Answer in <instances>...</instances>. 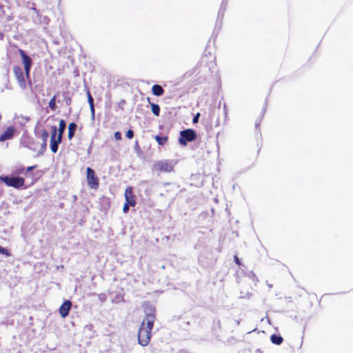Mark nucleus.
I'll use <instances>...</instances> for the list:
<instances>
[{
    "mask_svg": "<svg viewBox=\"0 0 353 353\" xmlns=\"http://www.w3.org/2000/svg\"><path fill=\"white\" fill-rule=\"evenodd\" d=\"M176 163L173 160L164 159L156 161L153 170L157 173H170L174 172Z\"/></svg>",
    "mask_w": 353,
    "mask_h": 353,
    "instance_id": "f257e3e1",
    "label": "nucleus"
},
{
    "mask_svg": "<svg viewBox=\"0 0 353 353\" xmlns=\"http://www.w3.org/2000/svg\"><path fill=\"white\" fill-rule=\"evenodd\" d=\"M145 318L143 322H145V327L152 332L154 323L156 320V310L154 307L150 304L144 305Z\"/></svg>",
    "mask_w": 353,
    "mask_h": 353,
    "instance_id": "f03ea898",
    "label": "nucleus"
},
{
    "mask_svg": "<svg viewBox=\"0 0 353 353\" xmlns=\"http://www.w3.org/2000/svg\"><path fill=\"white\" fill-rule=\"evenodd\" d=\"M0 181L3 182L7 186L15 189H21L25 187V179L21 176H1Z\"/></svg>",
    "mask_w": 353,
    "mask_h": 353,
    "instance_id": "7ed1b4c3",
    "label": "nucleus"
},
{
    "mask_svg": "<svg viewBox=\"0 0 353 353\" xmlns=\"http://www.w3.org/2000/svg\"><path fill=\"white\" fill-rule=\"evenodd\" d=\"M151 339V331L145 327V322H142L138 332V341L142 346L149 344Z\"/></svg>",
    "mask_w": 353,
    "mask_h": 353,
    "instance_id": "20e7f679",
    "label": "nucleus"
},
{
    "mask_svg": "<svg viewBox=\"0 0 353 353\" xmlns=\"http://www.w3.org/2000/svg\"><path fill=\"white\" fill-rule=\"evenodd\" d=\"M196 139V133L192 129H186L180 132L179 143L183 146L187 145L188 142H191Z\"/></svg>",
    "mask_w": 353,
    "mask_h": 353,
    "instance_id": "39448f33",
    "label": "nucleus"
},
{
    "mask_svg": "<svg viewBox=\"0 0 353 353\" xmlns=\"http://www.w3.org/2000/svg\"><path fill=\"white\" fill-rule=\"evenodd\" d=\"M19 53L21 57L23 64L24 65L25 74L27 78H30V72L32 66V59L24 52L19 49Z\"/></svg>",
    "mask_w": 353,
    "mask_h": 353,
    "instance_id": "423d86ee",
    "label": "nucleus"
},
{
    "mask_svg": "<svg viewBox=\"0 0 353 353\" xmlns=\"http://www.w3.org/2000/svg\"><path fill=\"white\" fill-rule=\"evenodd\" d=\"M87 172V181L88 184L90 186V188L92 189H97L99 188V179L95 175L94 171L90 168H88L86 170Z\"/></svg>",
    "mask_w": 353,
    "mask_h": 353,
    "instance_id": "0eeeda50",
    "label": "nucleus"
},
{
    "mask_svg": "<svg viewBox=\"0 0 353 353\" xmlns=\"http://www.w3.org/2000/svg\"><path fill=\"white\" fill-rule=\"evenodd\" d=\"M57 129L55 126L52 127L50 138V150L53 153H56L58 150L59 144L62 141V138L57 136Z\"/></svg>",
    "mask_w": 353,
    "mask_h": 353,
    "instance_id": "6e6552de",
    "label": "nucleus"
},
{
    "mask_svg": "<svg viewBox=\"0 0 353 353\" xmlns=\"http://www.w3.org/2000/svg\"><path fill=\"white\" fill-rule=\"evenodd\" d=\"M13 72L20 88L25 89L26 88V82L22 68L19 65H15L13 68Z\"/></svg>",
    "mask_w": 353,
    "mask_h": 353,
    "instance_id": "1a4fd4ad",
    "label": "nucleus"
},
{
    "mask_svg": "<svg viewBox=\"0 0 353 353\" xmlns=\"http://www.w3.org/2000/svg\"><path fill=\"white\" fill-rule=\"evenodd\" d=\"M125 199L126 203L130 204V206L136 205V197L133 194V188L131 186L128 187L125 190Z\"/></svg>",
    "mask_w": 353,
    "mask_h": 353,
    "instance_id": "9d476101",
    "label": "nucleus"
},
{
    "mask_svg": "<svg viewBox=\"0 0 353 353\" xmlns=\"http://www.w3.org/2000/svg\"><path fill=\"white\" fill-rule=\"evenodd\" d=\"M16 129L14 126H9L6 130L0 135V142L11 139L15 133Z\"/></svg>",
    "mask_w": 353,
    "mask_h": 353,
    "instance_id": "9b49d317",
    "label": "nucleus"
},
{
    "mask_svg": "<svg viewBox=\"0 0 353 353\" xmlns=\"http://www.w3.org/2000/svg\"><path fill=\"white\" fill-rule=\"evenodd\" d=\"M72 303L70 301H65L59 307V313L63 318H65L71 309Z\"/></svg>",
    "mask_w": 353,
    "mask_h": 353,
    "instance_id": "f8f14e48",
    "label": "nucleus"
},
{
    "mask_svg": "<svg viewBox=\"0 0 353 353\" xmlns=\"http://www.w3.org/2000/svg\"><path fill=\"white\" fill-rule=\"evenodd\" d=\"M77 128V125L75 123L72 122V123H69L68 133V138L69 140H71L74 137Z\"/></svg>",
    "mask_w": 353,
    "mask_h": 353,
    "instance_id": "ddd939ff",
    "label": "nucleus"
},
{
    "mask_svg": "<svg viewBox=\"0 0 353 353\" xmlns=\"http://www.w3.org/2000/svg\"><path fill=\"white\" fill-rule=\"evenodd\" d=\"M152 92L154 95L159 97L164 94V90L161 85L156 84L152 87Z\"/></svg>",
    "mask_w": 353,
    "mask_h": 353,
    "instance_id": "4468645a",
    "label": "nucleus"
},
{
    "mask_svg": "<svg viewBox=\"0 0 353 353\" xmlns=\"http://www.w3.org/2000/svg\"><path fill=\"white\" fill-rule=\"evenodd\" d=\"M65 127H66V123H65V120L61 119L59 121V130H58V136L57 137H59V138H62L63 137V132L65 131Z\"/></svg>",
    "mask_w": 353,
    "mask_h": 353,
    "instance_id": "2eb2a0df",
    "label": "nucleus"
},
{
    "mask_svg": "<svg viewBox=\"0 0 353 353\" xmlns=\"http://www.w3.org/2000/svg\"><path fill=\"white\" fill-rule=\"evenodd\" d=\"M270 341L272 343L279 345L283 343V339L280 335L272 334L270 336Z\"/></svg>",
    "mask_w": 353,
    "mask_h": 353,
    "instance_id": "dca6fc26",
    "label": "nucleus"
},
{
    "mask_svg": "<svg viewBox=\"0 0 353 353\" xmlns=\"http://www.w3.org/2000/svg\"><path fill=\"white\" fill-rule=\"evenodd\" d=\"M87 97H88V101L89 103L91 113H92V116H94V99H93L92 96L90 94L89 90H88V92H87Z\"/></svg>",
    "mask_w": 353,
    "mask_h": 353,
    "instance_id": "f3484780",
    "label": "nucleus"
},
{
    "mask_svg": "<svg viewBox=\"0 0 353 353\" xmlns=\"http://www.w3.org/2000/svg\"><path fill=\"white\" fill-rule=\"evenodd\" d=\"M154 139L157 141L159 145L163 146L168 141V137L164 136V137H160L159 135H156L154 137Z\"/></svg>",
    "mask_w": 353,
    "mask_h": 353,
    "instance_id": "a211bd4d",
    "label": "nucleus"
},
{
    "mask_svg": "<svg viewBox=\"0 0 353 353\" xmlns=\"http://www.w3.org/2000/svg\"><path fill=\"white\" fill-rule=\"evenodd\" d=\"M150 105H151V110H152V113L157 117L159 116V114H160L159 105L157 104L153 103H150Z\"/></svg>",
    "mask_w": 353,
    "mask_h": 353,
    "instance_id": "6ab92c4d",
    "label": "nucleus"
},
{
    "mask_svg": "<svg viewBox=\"0 0 353 353\" xmlns=\"http://www.w3.org/2000/svg\"><path fill=\"white\" fill-rule=\"evenodd\" d=\"M56 98L57 96L54 95L49 101L48 106L52 110H55L57 109Z\"/></svg>",
    "mask_w": 353,
    "mask_h": 353,
    "instance_id": "aec40b11",
    "label": "nucleus"
},
{
    "mask_svg": "<svg viewBox=\"0 0 353 353\" xmlns=\"http://www.w3.org/2000/svg\"><path fill=\"white\" fill-rule=\"evenodd\" d=\"M41 137H42L44 144H46L47 139L48 138V132L46 130H43L41 131Z\"/></svg>",
    "mask_w": 353,
    "mask_h": 353,
    "instance_id": "412c9836",
    "label": "nucleus"
},
{
    "mask_svg": "<svg viewBox=\"0 0 353 353\" xmlns=\"http://www.w3.org/2000/svg\"><path fill=\"white\" fill-rule=\"evenodd\" d=\"M0 254H5L6 256H10V254L9 251L6 248H2L1 246H0Z\"/></svg>",
    "mask_w": 353,
    "mask_h": 353,
    "instance_id": "4be33fe9",
    "label": "nucleus"
},
{
    "mask_svg": "<svg viewBox=\"0 0 353 353\" xmlns=\"http://www.w3.org/2000/svg\"><path fill=\"white\" fill-rule=\"evenodd\" d=\"M64 101L67 105H70L72 103V99L69 96L64 97Z\"/></svg>",
    "mask_w": 353,
    "mask_h": 353,
    "instance_id": "5701e85b",
    "label": "nucleus"
},
{
    "mask_svg": "<svg viewBox=\"0 0 353 353\" xmlns=\"http://www.w3.org/2000/svg\"><path fill=\"white\" fill-rule=\"evenodd\" d=\"M126 137L128 139H131L134 137V132L132 130H128L126 132Z\"/></svg>",
    "mask_w": 353,
    "mask_h": 353,
    "instance_id": "b1692460",
    "label": "nucleus"
},
{
    "mask_svg": "<svg viewBox=\"0 0 353 353\" xmlns=\"http://www.w3.org/2000/svg\"><path fill=\"white\" fill-rule=\"evenodd\" d=\"M130 206V204L125 203L123 207V212L124 213H127L129 211V207Z\"/></svg>",
    "mask_w": 353,
    "mask_h": 353,
    "instance_id": "393cba45",
    "label": "nucleus"
},
{
    "mask_svg": "<svg viewBox=\"0 0 353 353\" xmlns=\"http://www.w3.org/2000/svg\"><path fill=\"white\" fill-rule=\"evenodd\" d=\"M114 137L116 140H121V134L119 131L114 132Z\"/></svg>",
    "mask_w": 353,
    "mask_h": 353,
    "instance_id": "a878e982",
    "label": "nucleus"
},
{
    "mask_svg": "<svg viewBox=\"0 0 353 353\" xmlns=\"http://www.w3.org/2000/svg\"><path fill=\"white\" fill-rule=\"evenodd\" d=\"M199 116H200V114H199V113H197V114L194 116V117L193 118V120H192L193 123H198Z\"/></svg>",
    "mask_w": 353,
    "mask_h": 353,
    "instance_id": "bb28decb",
    "label": "nucleus"
},
{
    "mask_svg": "<svg viewBox=\"0 0 353 353\" xmlns=\"http://www.w3.org/2000/svg\"><path fill=\"white\" fill-rule=\"evenodd\" d=\"M234 259V261H235L236 264L238 266H240L241 265V261H240V259H239V257L236 255H235Z\"/></svg>",
    "mask_w": 353,
    "mask_h": 353,
    "instance_id": "cd10ccee",
    "label": "nucleus"
},
{
    "mask_svg": "<svg viewBox=\"0 0 353 353\" xmlns=\"http://www.w3.org/2000/svg\"><path fill=\"white\" fill-rule=\"evenodd\" d=\"M36 168H37V165H32V166H29L26 168V172H30L32 170H33L34 169H35Z\"/></svg>",
    "mask_w": 353,
    "mask_h": 353,
    "instance_id": "c85d7f7f",
    "label": "nucleus"
}]
</instances>
